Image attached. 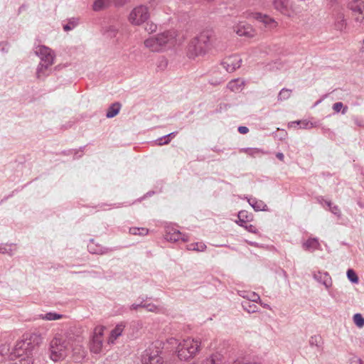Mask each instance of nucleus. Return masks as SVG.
Returning <instances> with one entry per match:
<instances>
[{"label": "nucleus", "mask_w": 364, "mask_h": 364, "mask_svg": "<svg viewBox=\"0 0 364 364\" xmlns=\"http://www.w3.org/2000/svg\"><path fill=\"white\" fill-rule=\"evenodd\" d=\"M43 342L40 333H28L18 341L11 353V359H16L15 364H33V350Z\"/></svg>", "instance_id": "obj_1"}, {"label": "nucleus", "mask_w": 364, "mask_h": 364, "mask_svg": "<svg viewBox=\"0 0 364 364\" xmlns=\"http://www.w3.org/2000/svg\"><path fill=\"white\" fill-rule=\"evenodd\" d=\"M216 41L215 33L211 30L200 32L189 43L187 55L190 58H195L205 55L213 46Z\"/></svg>", "instance_id": "obj_2"}, {"label": "nucleus", "mask_w": 364, "mask_h": 364, "mask_svg": "<svg viewBox=\"0 0 364 364\" xmlns=\"http://www.w3.org/2000/svg\"><path fill=\"white\" fill-rule=\"evenodd\" d=\"M175 43V32L168 31L149 37L144 43L151 51L160 52L173 46Z\"/></svg>", "instance_id": "obj_3"}, {"label": "nucleus", "mask_w": 364, "mask_h": 364, "mask_svg": "<svg viewBox=\"0 0 364 364\" xmlns=\"http://www.w3.org/2000/svg\"><path fill=\"white\" fill-rule=\"evenodd\" d=\"M69 351V342L61 337H54L49 344L50 358L54 362L64 360Z\"/></svg>", "instance_id": "obj_4"}, {"label": "nucleus", "mask_w": 364, "mask_h": 364, "mask_svg": "<svg viewBox=\"0 0 364 364\" xmlns=\"http://www.w3.org/2000/svg\"><path fill=\"white\" fill-rule=\"evenodd\" d=\"M200 342L198 339L183 340L178 346V357L181 360L193 358L200 350Z\"/></svg>", "instance_id": "obj_5"}, {"label": "nucleus", "mask_w": 364, "mask_h": 364, "mask_svg": "<svg viewBox=\"0 0 364 364\" xmlns=\"http://www.w3.org/2000/svg\"><path fill=\"white\" fill-rule=\"evenodd\" d=\"M150 17L149 8L143 4L135 6L129 13V22L133 26H141Z\"/></svg>", "instance_id": "obj_6"}, {"label": "nucleus", "mask_w": 364, "mask_h": 364, "mask_svg": "<svg viewBox=\"0 0 364 364\" xmlns=\"http://www.w3.org/2000/svg\"><path fill=\"white\" fill-rule=\"evenodd\" d=\"M272 4L274 9L285 16L291 17L296 13L292 0H272Z\"/></svg>", "instance_id": "obj_7"}, {"label": "nucleus", "mask_w": 364, "mask_h": 364, "mask_svg": "<svg viewBox=\"0 0 364 364\" xmlns=\"http://www.w3.org/2000/svg\"><path fill=\"white\" fill-rule=\"evenodd\" d=\"M104 326H97L94 329L93 336L90 344V350L94 353H100L102 349Z\"/></svg>", "instance_id": "obj_8"}, {"label": "nucleus", "mask_w": 364, "mask_h": 364, "mask_svg": "<svg viewBox=\"0 0 364 364\" xmlns=\"http://www.w3.org/2000/svg\"><path fill=\"white\" fill-rule=\"evenodd\" d=\"M142 364H164L159 348H149L146 350L143 355Z\"/></svg>", "instance_id": "obj_9"}, {"label": "nucleus", "mask_w": 364, "mask_h": 364, "mask_svg": "<svg viewBox=\"0 0 364 364\" xmlns=\"http://www.w3.org/2000/svg\"><path fill=\"white\" fill-rule=\"evenodd\" d=\"M233 31L237 36L247 38H252L256 36L255 29L250 24L243 21H240L235 25L233 26Z\"/></svg>", "instance_id": "obj_10"}, {"label": "nucleus", "mask_w": 364, "mask_h": 364, "mask_svg": "<svg viewBox=\"0 0 364 364\" xmlns=\"http://www.w3.org/2000/svg\"><path fill=\"white\" fill-rule=\"evenodd\" d=\"M348 6L352 11L355 21L362 23L364 20V1L362 0H352Z\"/></svg>", "instance_id": "obj_11"}, {"label": "nucleus", "mask_w": 364, "mask_h": 364, "mask_svg": "<svg viewBox=\"0 0 364 364\" xmlns=\"http://www.w3.org/2000/svg\"><path fill=\"white\" fill-rule=\"evenodd\" d=\"M35 53L40 57L41 62L47 65H53L55 58L53 51L45 46H38L35 49Z\"/></svg>", "instance_id": "obj_12"}, {"label": "nucleus", "mask_w": 364, "mask_h": 364, "mask_svg": "<svg viewBox=\"0 0 364 364\" xmlns=\"http://www.w3.org/2000/svg\"><path fill=\"white\" fill-rule=\"evenodd\" d=\"M242 59L237 55H232L225 58L222 61L223 67L229 73L235 71L241 65Z\"/></svg>", "instance_id": "obj_13"}, {"label": "nucleus", "mask_w": 364, "mask_h": 364, "mask_svg": "<svg viewBox=\"0 0 364 364\" xmlns=\"http://www.w3.org/2000/svg\"><path fill=\"white\" fill-rule=\"evenodd\" d=\"M253 18L262 22L266 27L269 28V29H274L278 26V23L274 20V18L270 17L268 15L257 12L253 14Z\"/></svg>", "instance_id": "obj_14"}, {"label": "nucleus", "mask_w": 364, "mask_h": 364, "mask_svg": "<svg viewBox=\"0 0 364 364\" xmlns=\"http://www.w3.org/2000/svg\"><path fill=\"white\" fill-rule=\"evenodd\" d=\"M333 18L334 28L339 31H343L347 26V22L344 14L341 11H338L333 14Z\"/></svg>", "instance_id": "obj_15"}, {"label": "nucleus", "mask_w": 364, "mask_h": 364, "mask_svg": "<svg viewBox=\"0 0 364 364\" xmlns=\"http://www.w3.org/2000/svg\"><path fill=\"white\" fill-rule=\"evenodd\" d=\"M164 238L169 242H177L179 240L186 241L187 239L182 237V234L180 231L176 230H167L164 235Z\"/></svg>", "instance_id": "obj_16"}, {"label": "nucleus", "mask_w": 364, "mask_h": 364, "mask_svg": "<svg viewBox=\"0 0 364 364\" xmlns=\"http://www.w3.org/2000/svg\"><path fill=\"white\" fill-rule=\"evenodd\" d=\"M88 250L92 254L103 255L109 252V249L102 247L95 242L93 240L90 241L87 245Z\"/></svg>", "instance_id": "obj_17"}, {"label": "nucleus", "mask_w": 364, "mask_h": 364, "mask_svg": "<svg viewBox=\"0 0 364 364\" xmlns=\"http://www.w3.org/2000/svg\"><path fill=\"white\" fill-rule=\"evenodd\" d=\"M314 277L316 280L322 283L326 288L330 287L332 284L331 279L327 272L322 273L318 272L314 274Z\"/></svg>", "instance_id": "obj_18"}, {"label": "nucleus", "mask_w": 364, "mask_h": 364, "mask_svg": "<svg viewBox=\"0 0 364 364\" xmlns=\"http://www.w3.org/2000/svg\"><path fill=\"white\" fill-rule=\"evenodd\" d=\"M244 86L245 81L240 78L232 80L228 84V88L234 92H240L243 89Z\"/></svg>", "instance_id": "obj_19"}, {"label": "nucleus", "mask_w": 364, "mask_h": 364, "mask_svg": "<svg viewBox=\"0 0 364 364\" xmlns=\"http://www.w3.org/2000/svg\"><path fill=\"white\" fill-rule=\"evenodd\" d=\"M112 1L114 2V0H95L92 9L95 11H101L108 7Z\"/></svg>", "instance_id": "obj_20"}, {"label": "nucleus", "mask_w": 364, "mask_h": 364, "mask_svg": "<svg viewBox=\"0 0 364 364\" xmlns=\"http://www.w3.org/2000/svg\"><path fill=\"white\" fill-rule=\"evenodd\" d=\"M121 109V104L119 102L113 103L109 106L106 113L107 118H112L116 116Z\"/></svg>", "instance_id": "obj_21"}, {"label": "nucleus", "mask_w": 364, "mask_h": 364, "mask_svg": "<svg viewBox=\"0 0 364 364\" xmlns=\"http://www.w3.org/2000/svg\"><path fill=\"white\" fill-rule=\"evenodd\" d=\"M124 328V325L119 323L111 331L109 342L113 343L122 333Z\"/></svg>", "instance_id": "obj_22"}, {"label": "nucleus", "mask_w": 364, "mask_h": 364, "mask_svg": "<svg viewBox=\"0 0 364 364\" xmlns=\"http://www.w3.org/2000/svg\"><path fill=\"white\" fill-rule=\"evenodd\" d=\"M319 247V242L316 238H310L306 242L303 244V247L305 250H314L318 249Z\"/></svg>", "instance_id": "obj_23"}, {"label": "nucleus", "mask_w": 364, "mask_h": 364, "mask_svg": "<svg viewBox=\"0 0 364 364\" xmlns=\"http://www.w3.org/2000/svg\"><path fill=\"white\" fill-rule=\"evenodd\" d=\"M299 125V127L301 129H311L313 127V124L311 122L306 121V120H299V121H294L291 122L289 124V127H296Z\"/></svg>", "instance_id": "obj_24"}, {"label": "nucleus", "mask_w": 364, "mask_h": 364, "mask_svg": "<svg viewBox=\"0 0 364 364\" xmlns=\"http://www.w3.org/2000/svg\"><path fill=\"white\" fill-rule=\"evenodd\" d=\"M52 65H47L46 63L41 62L36 72V75L38 78H41L46 75H48V69L49 67H50Z\"/></svg>", "instance_id": "obj_25"}, {"label": "nucleus", "mask_w": 364, "mask_h": 364, "mask_svg": "<svg viewBox=\"0 0 364 364\" xmlns=\"http://www.w3.org/2000/svg\"><path fill=\"white\" fill-rule=\"evenodd\" d=\"M250 205L256 210H264L267 205L262 200H248Z\"/></svg>", "instance_id": "obj_26"}, {"label": "nucleus", "mask_w": 364, "mask_h": 364, "mask_svg": "<svg viewBox=\"0 0 364 364\" xmlns=\"http://www.w3.org/2000/svg\"><path fill=\"white\" fill-rule=\"evenodd\" d=\"M240 295L241 296H242L243 298H246L247 299L246 301L256 303L258 301H260L259 296L258 294H255V292H243L242 294H240Z\"/></svg>", "instance_id": "obj_27"}, {"label": "nucleus", "mask_w": 364, "mask_h": 364, "mask_svg": "<svg viewBox=\"0 0 364 364\" xmlns=\"http://www.w3.org/2000/svg\"><path fill=\"white\" fill-rule=\"evenodd\" d=\"M62 317H63L62 314H59L57 313H53V312H49L46 314L39 315L40 318H42L43 320H48V321L58 320V319L61 318Z\"/></svg>", "instance_id": "obj_28"}, {"label": "nucleus", "mask_w": 364, "mask_h": 364, "mask_svg": "<svg viewBox=\"0 0 364 364\" xmlns=\"http://www.w3.org/2000/svg\"><path fill=\"white\" fill-rule=\"evenodd\" d=\"M292 90L290 89L283 88L280 90L277 96L278 101H283L291 97Z\"/></svg>", "instance_id": "obj_29"}, {"label": "nucleus", "mask_w": 364, "mask_h": 364, "mask_svg": "<svg viewBox=\"0 0 364 364\" xmlns=\"http://www.w3.org/2000/svg\"><path fill=\"white\" fill-rule=\"evenodd\" d=\"M149 232L148 229L144 228H129V233L134 235H146Z\"/></svg>", "instance_id": "obj_30"}, {"label": "nucleus", "mask_w": 364, "mask_h": 364, "mask_svg": "<svg viewBox=\"0 0 364 364\" xmlns=\"http://www.w3.org/2000/svg\"><path fill=\"white\" fill-rule=\"evenodd\" d=\"M242 306L248 313H255L257 311V306L254 302L243 301L242 303Z\"/></svg>", "instance_id": "obj_31"}, {"label": "nucleus", "mask_w": 364, "mask_h": 364, "mask_svg": "<svg viewBox=\"0 0 364 364\" xmlns=\"http://www.w3.org/2000/svg\"><path fill=\"white\" fill-rule=\"evenodd\" d=\"M353 322L359 328L364 326V318L360 314H355L353 316Z\"/></svg>", "instance_id": "obj_32"}, {"label": "nucleus", "mask_w": 364, "mask_h": 364, "mask_svg": "<svg viewBox=\"0 0 364 364\" xmlns=\"http://www.w3.org/2000/svg\"><path fill=\"white\" fill-rule=\"evenodd\" d=\"M342 109V113L345 114L348 110V107H343V104L341 102H336L333 105V109L336 112H339Z\"/></svg>", "instance_id": "obj_33"}, {"label": "nucleus", "mask_w": 364, "mask_h": 364, "mask_svg": "<svg viewBox=\"0 0 364 364\" xmlns=\"http://www.w3.org/2000/svg\"><path fill=\"white\" fill-rule=\"evenodd\" d=\"M347 277H348V279L353 283H358V277L357 276V274H355V272L351 269H349L348 271H347Z\"/></svg>", "instance_id": "obj_34"}, {"label": "nucleus", "mask_w": 364, "mask_h": 364, "mask_svg": "<svg viewBox=\"0 0 364 364\" xmlns=\"http://www.w3.org/2000/svg\"><path fill=\"white\" fill-rule=\"evenodd\" d=\"M241 152H244L250 156H255V155L260 153V150L257 148H247L240 150Z\"/></svg>", "instance_id": "obj_35"}, {"label": "nucleus", "mask_w": 364, "mask_h": 364, "mask_svg": "<svg viewBox=\"0 0 364 364\" xmlns=\"http://www.w3.org/2000/svg\"><path fill=\"white\" fill-rule=\"evenodd\" d=\"M142 308L151 312H157L159 311V308L156 305L150 303L147 304L144 301H142Z\"/></svg>", "instance_id": "obj_36"}, {"label": "nucleus", "mask_w": 364, "mask_h": 364, "mask_svg": "<svg viewBox=\"0 0 364 364\" xmlns=\"http://www.w3.org/2000/svg\"><path fill=\"white\" fill-rule=\"evenodd\" d=\"M202 364H220V360L218 359L216 355H212L211 357L206 358L202 362Z\"/></svg>", "instance_id": "obj_37"}, {"label": "nucleus", "mask_w": 364, "mask_h": 364, "mask_svg": "<svg viewBox=\"0 0 364 364\" xmlns=\"http://www.w3.org/2000/svg\"><path fill=\"white\" fill-rule=\"evenodd\" d=\"M326 203L330 208L331 211L337 215H339L341 212L338 206L333 205L331 201H326Z\"/></svg>", "instance_id": "obj_38"}, {"label": "nucleus", "mask_w": 364, "mask_h": 364, "mask_svg": "<svg viewBox=\"0 0 364 364\" xmlns=\"http://www.w3.org/2000/svg\"><path fill=\"white\" fill-rule=\"evenodd\" d=\"M157 29V26L156 24L154 23H149V22H147L146 24V26H145V30L149 32V33H153V32H155Z\"/></svg>", "instance_id": "obj_39"}, {"label": "nucleus", "mask_w": 364, "mask_h": 364, "mask_svg": "<svg viewBox=\"0 0 364 364\" xmlns=\"http://www.w3.org/2000/svg\"><path fill=\"white\" fill-rule=\"evenodd\" d=\"M106 33L108 37L113 38L116 36L117 29L114 26H109Z\"/></svg>", "instance_id": "obj_40"}, {"label": "nucleus", "mask_w": 364, "mask_h": 364, "mask_svg": "<svg viewBox=\"0 0 364 364\" xmlns=\"http://www.w3.org/2000/svg\"><path fill=\"white\" fill-rule=\"evenodd\" d=\"M193 246V249H195V251L198 252H203L206 248V245L202 242L194 243Z\"/></svg>", "instance_id": "obj_41"}, {"label": "nucleus", "mask_w": 364, "mask_h": 364, "mask_svg": "<svg viewBox=\"0 0 364 364\" xmlns=\"http://www.w3.org/2000/svg\"><path fill=\"white\" fill-rule=\"evenodd\" d=\"M243 219L250 221V217L247 215V212L245 210H241L238 213V220H243Z\"/></svg>", "instance_id": "obj_42"}, {"label": "nucleus", "mask_w": 364, "mask_h": 364, "mask_svg": "<svg viewBox=\"0 0 364 364\" xmlns=\"http://www.w3.org/2000/svg\"><path fill=\"white\" fill-rule=\"evenodd\" d=\"M321 341V337L319 336H312L311 337L310 340H309V343L311 346H318V343L320 342Z\"/></svg>", "instance_id": "obj_43"}, {"label": "nucleus", "mask_w": 364, "mask_h": 364, "mask_svg": "<svg viewBox=\"0 0 364 364\" xmlns=\"http://www.w3.org/2000/svg\"><path fill=\"white\" fill-rule=\"evenodd\" d=\"M170 141H171L170 139H166V138H164V137L158 139L156 141V144L159 146H162V145H166V144H169Z\"/></svg>", "instance_id": "obj_44"}, {"label": "nucleus", "mask_w": 364, "mask_h": 364, "mask_svg": "<svg viewBox=\"0 0 364 364\" xmlns=\"http://www.w3.org/2000/svg\"><path fill=\"white\" fill-rule=\"evenodd\" d=\"M249 4L252 6H264V0H248Z\"/></svg>", "instance_id": "obj_45"}, {"label": "nucleus", "mask_w": 364, "mask_h": 364, "mask_svg": "<svg viewBox=\"0 0 364 364\" xmlns=\"http://www.w3.org/2000/svg\"><path fill=\"white\" fill-rule=\"evenodd\" d=\"M75 26V23L74 22H69L66 25L63 26V28L65 31H68L74 28Z\"/></svg>", "instance_id": "obj_46"}, {"label": "nucleus", "mask_w": 364, "mask_h": 364, "mask_svg": "<svg viewBox=\"0 0 364 364\" xmlns=\"http://www.w3.org/2000/svg\"><path fill=\"white\" fill-rule=\"evenodd\" d=\"M238 132L240 134H245L249 132V129L245 126H240L238 127Z\"/></svg>", "instance_id": "obj_47"}, {"label": "nucleus", "mask_w": 364, "mask_h": 364, "mask_svg": "<svg viewBox=\"0 0 364 364\" xmlns=\"http://www.w3.org/2000/svg\"><path fill=\"white\" fill-rule=\"evenodd\" d=\"M245 229L247 230L249 232H256V228L251 225V224H247L245 226Z\"/></svg>", "instance_id": "obj_48"}, {"label": "nucleus", "mask_w": 364, "mask_h": 364, "mask_svg": "<svg viewBox=\"0 0 364 364\" xmlns=\"http://www.w3.org/2000/svg\"><path fill=\"white\" fill-rule=\"evenodd\" d=\"M139 307L142 308V301H141L140 304H133L130 306V309H131L132 310H136V309H138V308H139Z\"/></svg>", "instance_id": "obj_49"}, {"label": "nucleus", "mask_w": 364, "mask_h": 364, "mask_svg": "<svg viewBox=\"0 0 364 364\" xmlns=\"http://www.w3.org/2000/svg\"><path fill=\"white\" fill-rule=\"evenodd\" d=\"M167 65V61L165 59H162L160 62V65L159 67H161V69L163 70Z\"/></svg>", "instance_id": "obj_50"}, {"label": "nucleus", "mask_w": 364, "mask_h": 364, "mask_svg": "<svg viewBox=\"0 0 364 364\" xmlns=\"http://www.w3.org/2000/svg\"><path fill=\"white\" fill-rule=\"evenodd\" d=\"M249 220H246L245 219H243V220H238L237 221V223L240 225V226H242V227H245L247 224V223L248 222Z\"/></svg>", "instance_id": "obj_51"}, {"label": "nucleus", "mask_w": 364, "mask_h": 364, "mask_svg": "<svg viewBox=\"0 0 364 364\" xmlns=\"http://www.w3.org/2000/svg\"><path fill=\"white\" fill-rule=\"evenodd\" d=\"M127 0H114V3L117 5H123L127 2Z\"/></svg>", "instance_id": "obj_52"}, {"label": "nucleus", "mask_w": 364, "mask_h": 364, "mask_svg": "<svg viewBox=\"0 0 364 364\" xmlns=\"http://www.w3.org/2000/svg\"><path fill=\"white\" fill-rule=\"evenodd\" d=\"M276 156H277V159H279L280 161H284V154H283L282 153H280V152L277 153V154H276Z\"/></svg>", "instance_id": "obj_53"}, {"label": "nucleus", "mask_w": 364, "mask_h": 364, "mask_svg": "<svg viewBox=\"0 0 364 364\" xmlns=\"http://www.w3.org/2000/svg\"><path fill=\"white\" fill-rule=\"evenodd\" d=\"M176 134H177L176 132H171V133L164 136V138L169 139L170 137L175 136L176 135Z\"/></svg>", "instance_id": "obj_54"}, {"label": "nucleus", "mask_w": 364, "mask_h": 364, "mask_svg": "<svg viewBox=\"0 0 364 364\" xmlns=\"http://www.w3.org/2000/svg\"><path fill=\"white\" fill-rule=\"evenodd\" d=\"M193 245H194V243H193V244H191V245H189L188 246V249L189 250H195V249H193V247H194V246H193Z\"/></svg>", "instance_id": "obj_55"}, {"label": "nucleus", "mask_w": 364, "mask_h": 364, "mask_svg": "<svg viewBox=\"0 0 364 364\" xmlns=\"http://www.w3.org/2000/svg\"><path fill=\"white\" fill-rule=\"evenodd\" d=\"M6 251V249L5 248H1L0 247V253H4Z\"/></svg>", "instance_id": "obj_56"}, {"label": "nucleus", "mask_w": 364, "mask_h": 364, "mask_svg": "<svg viewBox=\"0 0 364 364\" xmlns=\"http://www.w3.org/2000/svg\"><path fill=\"white\" fill-rule=\"evenodd\" d=\"M251 245H253V246H255V247H257V244L255 243V242H249Z\"/></svg>", "instance_id": "obj_57"}, {"label": "nucleus", "mask_w": 364, "mask_h": 364, "mask_svg": "<svg viewBox=\"0 0 364 364\" xmlns=\"http://www.w3.org/2000/svg\"><path fill=\"white\" fill-rule=\"evenodd\" d=\"M263 306L267 309H270V307L268 304H264Z\"/></svg>", "instance_id": "obj_58"}, {"label": "nucleus", "mask_w": 364, "mask_h": 364, "mask_svg": "<svg viewBox=\"0 0 364 364\" xmlns=\"http://www.w3.org/2000/svg\"><path fill=\"white\" fill-rule=\"evenodd\" d=\"M363 44L364 45V39L363 40Z\"/></svg>", "instance_id": "obj_59"}]
</instances>
